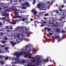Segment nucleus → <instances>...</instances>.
<instances>
[{"instance_id": "nucleus-34", "label": "nucleus", "mask_w": 66, "mask_h": 66, "mask_svg": "<svg viewBox=\"0 0 66 66\" xmlns=\"http://www.w3.org/2000/svg\"><path fill=\"white\" fill-rule=\"evenodd\" d=\"M53 1H52L51 2L50 5H52L53 4Z\"/></svg>"}, {"instance_id": "nucleus-22", "label": "nucleus", "mask_w": 66, "mask_h": 66, "mask_svg": "<svg viewBox=\"0 0 66 66\" xmlns=\"http://www.w3.org/2000/svg\"><path fill=\"white\" fill-rule=\"evenodd\" d=\"M46 13V12L44 11L43 12H40V14H43V13Z\"/></svg>"}, {"instance_id": "nucleus-30", "label": "nucleus", "mask_w": 66, "mask_h": 66, "mask_svg": "<svg viewBox=\"0 0 66 66\" xmlns=\"http://www.w3.org/2000/svg\"><path fill=\"white\" fill-rule=\"evenodd\" d=\"M5 20L6 21H7L8 22H9V21H9L8 20H6V19H5Z\"/></svg>"}, {"instance_id": "nucleus-57", "label": "nucleus", "mask_w": 66, "mask_h": 66, "mask_svg": "<svg viewBox=\"0 0 66 66\" xmlns=\"http://www.w3.org/2000/svg\"><path fill=\"white\" fill-rule=\"evenodd\" d=\"M25 30L26 31H28V29L27 28H26V29H25Z\"/></svg>"}, {"instance_id": "nucleus-48", "label": "nucleus", "mask_w": 66, "mask_h": 66, "mask_svg": "<svg viewBox=\"0 0 66 66\" xmlns=\"http://www.w3.org/2000/svg\"><path fill=\"white\" fill-rule=\"evenodd\" d=\"M6 16H9V14H7V13L6 14Z\"/></svg>"}, {"instance_id": "nucleus-59", "label": "nucleus", "mask_w": 66, "mask_h": 66, "mask_svg": "<svg viewBox=\"0 0 66 66\" xmlns=\"http://www.w3.org/2000/svg\"><path fill=\"white\" fill-rule=\"evenodd\" d=\"M30 20H31V21H33V19H31Z\"/></svg>"}, {"instance_id": "nucleus-18", "label": "nucleus", "mask_w": 66, "mask_h": 66, "mask_svg": "<svg viewBox=\"0 0 66 66\" xmlns=\"http://www.w3.org/2000/svg\"><path fill=\"white\" fill-rule=\"evenodd\" d=\"M16 43H17V42H15L14 43H13V44H12V46H15V44H16Z\"/></svg>"}, {"instance_id": "nucleus-27", "label": "nucleus", "mask_w": 66, "mask_h": 66, "mask_svg": "<svg viewBox=\"0 0 66 66\" xmlns=\"http://www.w3.org/2000/svg\"><path fill=\"white\" fill-rule=\"evenodd\" d=\"M8 59H9V57H6L5 58V60H7Z\"/></svg>"}, {"instance_id": "nucleus-1", "label": "nucleus", "mask_w": 66, "mask_h": 66, "mask_svg": "<svg viewBox=\"0 0 66 66\" xmlns=\"http://www.w3.org/2000/svg\"><path fill=\"white\" fill-rule=\"evenodd\" d=\"M23 53V51H22L19 53L16 52L14 53V55H16L17 57H19L20 55H21Z\"/></svg>"}, {"instance_id": "nucleus-49", "label": "nucleus", "mask_w": 66, "mask_h": 66, "mask_svg": "<svg viewBox=\"0 0 66 66\" xmlns=\"http://www.w3.org/2000/svg\"><path fill=\"white\" fill-rule=\"evenodd\" d=\"M1 47H3V48H4V46L3 45H1Z\"/></svg>"}, {"instance_id": "nucleus-40", "label": "nucleus", "mask_w": 66, "mask_h": 66, "mask_svg": "<svg viewBox=\"0 0 66 66\" xmlns=\"http://www.w3.org/2000/svg\"><path fill=\"white\" fill-rule=\"evenodd\" d=\"M35 61H36L35 60H33L32 61L34 63H35Z\"/></svg>"}, {"instance_id": "nucleus-55", "label": "nucleus", "mask_w": 66, "mask_h": 66, "mask_svg": "<svg viewBox=\"0 0 66 66\" xmlns=\"http://www.w3.org/2000/svg\"><path fill=\"white\" fill-rule=\"evenodd\" d=\"M42 27H43V26H44V25L43 24H42Z\"/></svg>"}, {"instance_id": "nucleus-62", "label": "nucleus", "mask_w": 66, "mask_h": 66, "mask_svg": "<svg viewBox=\"0 0 66 66\" xmlns=\"http://www.w3.org/2000/svg\"><path fill=\"white\" fill-rule=\"evenodd\" d=\"M48 66H53V65H52H52H49Z\"/></svg>"}, {"instance_id": "nucleus-11", "label": "nucleus", "mask_w": 66, "mask_h": 66, "mask_svg": "<svg viewBox=\"0 0 66 66\" xmlns=\"http://www.w3.org/2000/svg\"><path fill=\"white\" fill-rule=\"evenodd\" d=\"M10 10H11L10 8L7 9L5 10V12H9V11H10Z\"/></svg>"}, {"instance_id": "nucleus-6", "label": "nucleus", "mask_w": 66, "mask_h": 66, "mask_svg": "<svg viewBox=\"0 0 66 66\" xmlns=\"http://www.w3.org/2000/svg\"><path fill=\"white\" fill-rule=\"evenodd\" d=\"M18 21V20H15V22H12L11 21H9V22L10 23H11V24H15L17 23L16 22H17Z\"/></svg>"}, {"instance_id": "nucleus-2", "label": "nucleus", "mask_w": 66, "mask_h": 66, "mask_svg": "<svg viewBox=\"0 0 66 66\" xmlns=\"http://www.w3.org/2000/svg\"><path fill=\"white\" fill-rule=\"evenodd\" d=\"M22 18V16H20L19 15H18V13L17 12H16L15 15V18Z\"/></svg>"}, {"instance_id": "nucleus-24", "label": "nucleus", "mask_w": 66, "mask_h": 66, "mask_svg": "<svg viewBox=\"0 0 66 66\" xmlns=\"http://www.w3.org/2000/svg\"><path fill=\"white\" fill-rule=\"evenodd\" d=\"M25 40L26 41H29L30 40L29 39H28L27 38L25 39Z\"/></svg>"}, {"instance_id": "nucleus-56", "label": "nucleus", "mask_w": 66, "mask_h": 66, "mask_svg": "<svg viewBox=\"0 0 66 66\" xmlns=\"http://www.w3.org/2000/svg\"><path fill=\"white\" fill-rule=\"evenodd\" d=\"M1 25H2V23L0 22V25L1 26Z\"/></svg>"}, {"instance_id": "nucleus-4", "label": "nucleus", "mask_w": 66, "mask_h": 66, "mask_svg": "<svg viewBox=\"0 0 66 66\" xmlns=\"http://www.w3.org/2000/svg\"><path fill=\"white\" fill-rule=\"evenodd\" d=\"M53 38H55V39H57V40H62V39L61 38V37H60V36L58 35L57 36H56L55 37H52Z\"/></svg>"}, {"instance_id": "nucleus-21", "label": "nucleus", "mask_w": 66, "mask_h": 66, "mask_svg": "<svg viewBox=\"0 0 66 66\" xmlns=\"http://www.w3.org/2000/svg\"><path fill=\"white\" fill-rule=\"evenodd\" d=\"M28 54H26L24 56V57L25 58H27V57L28 56V55H27Z\"/></svg>"}, {"instance_id": "nucleus-51", "label": "nucleus", "mask_w": 66, "mask_h": 66, "mask_svg": "<svg viewBox=\"0 0 66 66\" xmlns=\"http://www.w3.org/2000/svg\"><path fill=\"white\" fill-rule=\"evenodd\" d=\"M4 8H7V6H4Z\"/></svg>"}, {"instance_id": "nucleus-3", "label": "nucleus", "mask_w": 66, "mask_h": 66, "mask_svg": "<svg viewBox=\"0 0 66 66\" xmlns=\"http://www.w3.org/2000/svg\"><path fill=\"white\" fill-rule=\"evenodd\" d=\"M40 60L41 59L40 57H38L37 59H36V64L37 65H38L40 62Z\"/></svg>"}, {"instance_id": "nucleus-10", "label": "nucleus", "mask_w": 66, "mask_h": 66, "mask_svg": "<svg viewBox=\"0 0 66 66\" xmlns=\"http://www.w3.org/2000/svg\"><path fill=\"white\" fill-rule=\"evenodd\" d=\"M25 4L26 5V6H30V4H29V3H28L27 2H25Z\"/></svg>"}, {"instance_id": "nucleus-38", "label": "nucleus", "mask_w": 66, "mask_h": 66, "mask_svg": "<svg viewBox=\"0 0 66 66\" xmlns=\"http://www.w3.org/2000/svg\"><path fill=\"white\" fill-rule=\"evenodd\" d=\"M35 11V10H31V11L32 12H34V11Z\"/></svg>"}, {"instance_id": "nucleus-5", "label": "nucleus", "mask_w": 66, "mask_h": 66, "mask_svg": "<svg viewBox=\"0 0 66 66\" xmlns=\"http://www.w3.org/2000/svg\"><path fill=\"white\" fill-rule=\"evenodd\" d=\"M11 4H14V5H16L17 4V1H13L12 0H11L10 2Z\"/></svg>"}, {"instance_id": "nucleus-60", "label": "nucleus", "mask_w": 66, "mask_h": 66, "mask_svg": "<svg viewBox=\"0 0 66 66\" xmlns=\"http://www.w3.org/2000/svg\"><path fill=\"white\" fill-rule=\"evenodd\" d=\"M5 49L6 50H7V48H5Z\"/></svg>"}, {"instance_id": "nucleus-28", "label": "nucleus", "mask_w": 66, "mask_h": 66, "mask_svg": "<svg viewBox=\"0 0 66 66\" xmlns=\"http://www.w3.org/2000/svg\"><path fill=\"white\" fill-rule=\"evenodd\" d=\"M56 31L57 32H59V31H60V30H59V29H57L56 30Z\"/></svg>"}, {"instance_id": "nucleus-36", "label": "nucleus", "mask_w": 66, "mask_h": 66, "mask_svg": "<svg viewBox=\"0 0 66 66\" xmlns=\"http://www.w3.org/2000/svg\"><path fill=\"white\" fill-rule=\"evenodd\" d=\"M43 62H44L43 63H46V61H45V60L44 59L43 60Z\"/></svg>"}, {"instance_id": "nucleus-52", "label": "nucleus", "mask_w": 66, "mask_h": 66, "mask_svg": "<svg viewBox=\"0 0 66 66\" xmlns=\"http://www.w3.org/2000/svg\"><path fill=\"white\" fill-rule=\"evenodd\" d=\"M4 18H2V20H4Z\"/></svg>"}, {"instance_id": "nucleus-13", "label": "nucleus", "mask_w": 66, "mask_h": 66, "mask_svg": "<svg viewBox=\"0 0 66 66\" xmlns=\"http://www.w3.org/2000/svg\"><path fill=\"white\" fill-rule=\"evenodd\" d=\"M27 55V56H28V57H29V59H31V58H32V60H33V58L32 57H31V56L30 55Z\"/></svg>"}, {"instance_id": "nucleus-58", "label": "nucleus", "mask_w": 66, "mask_h": 66, "mask_svg": "<svg viewBox=\"0 0 66 66\" xmlns=\"http://www.w3.org/2000/svg\"><path fill=\"white\" fill-rule=\"evenodd\" d=\"M35 56H36L35 58H36V57H37L38 56V55H36Z\"/></svg>"}, {"instance_id": "nucleus-54", "label": "nucleus", "mask_w": 66, "mask_h": 66, "mask_svg": "<svg viewBox=\"0 0 66 66\" xmlns=\"http://www.w3.org/2000/svg\"><path fill=\"white\" fill-rule=\"evenodd\" d=\"M43 23H46V21H44L43 22Z\"/></svg>"}, {"instance_id": "nucleus-23", "label": "nucleus", "mask_w": 66, "mask_h": 66, "mask_svg": "<svg viewBox=\"0 0 66 66\" xmlns=\"http://www.w3.org/2000/svg\"><path fill=\"white\" fill-rule=\"evenodd\" d=\"M32 50H33V51H34V52H36V49H35L34 48H33L32 49Z\"/></svg>"}, {"instance_id": "nucleus-42", "label": "nucleus", "mask_w": 66, "mask_h": 66, "mask_svg": "<svg viewBox=\"0 0 66 66\" xmlns=\"http://www.w3.org/2000/svg\"><path fill=\"white\" fill-rule=\"evenodd\" d=\"M49 35H50L51 36L52 35V33H50Z\"/></svg>"}, {"instance_id": "nucleus-41", "label": "nucleus", "mask_w": 66, "mask_h": 66, "mask_svg": "<svg viewBox=\"0 0 66 66\" xmlns=\"http://www.w3.org/2000/svg\"><path fill=\"white\" fill-rule=\"evenodd\" d=\"M1 63L2 64H4V63L3 61H1Z\"/></svg>"}, {"instance_id": "nucleus-33", "label": "nucleus", "mask_w": 66, "mask_h": 66, "mask_svg": "<svg viewBox=\"0 0 66 66\" xmlns=\"http://www.w3.org/2000/svg\"><path fill=\"white\" fill-rule=\"evenodd\" d=\"M13 10L15 12H16V11H17V9H14Z\"/></svg>"}, {"instance_id": "nucleus-35", "label": "nucleus", "mask_w": 66, "mask_h": 66, "mask_svg": "<svg viewBox=\"0 0 66 66\" xmlns=\"http://www.w3.org/2000/svg\"><path fill=\"white\" fill-rule=\"evenodd\" d=\"M22 28V27H18V29H21Z\"/></svg>"}, {"instance_id": "nucleus-17", "label": "nucleus", "mask_w": 66, "mask_h": 66, "mask_svg": "<svg viewBox=\"0 0 66 66\" xmlns=\"http://www.w3.org/2000/svg\"><path fill=\"white\" fill-rule=\"evenodd\" d=\"M45 16H49V14L48 13H47L46 14H45L44 15Z\"/></svg>"}, {"instance_id": "nucleus-37", "label": "nucleus", "mask_w": 66, "mask_h": 66, "mask_svg": "<svg viewBox=\"0 0 66 66\" xmlns=\"http://www.w3.org/2000/svg\"><path fill=\"white\" fill-rule=\"evenodd\" d=\"M20 34H18V36H17L19 38V37H20Z\"/></svg>"}, {"instance_id": "nucleus-14", "label": "nucleus", "mask_w": 66, "mask_h": 66, "mask_svg": "<svg viewBox=\"0 0 66 66\" xmlns=\"http://www.w3.org/2000/svg\"><path fill=\"white\" fill-rule=\"evenodd\" d=\"M6 42V40L3 41L2 42V43L3 44H5Z\"/></svg>"}, {"instance_id": "nucleus-44", "label": "nucleus", "mask_w": 66, "mask_h": 66, "mask_svg": "<svg viewBox=\"0 0 66 66\" xmlns=\"http://www.w3.org/2000/svg\"><path fill=\"white\" fill-rule=\"evenodd\" d=\"M10 43H11V44H13V42L12 41H11V42H10Z\"/></svg>"}, {"instance_id": "nucleus-25", "label": "nucleus", "mask_w": 66, "mask_h": 66, "mask_svg": "<svg viewBox=\"0 0 66 66\" xmlns=\"http://www.w3.org/2000/svg\"><path fill=\"white\" fill-rule=\"evenodd\" d=\"M37 13V11H35L34 12V14H36Z\"/></svg>"}, {"instance_id": "nucleus-26", "label": "nucleus", "mask_w": 66, "mask_h": 66, "mask_svg": "<svg viewBox=\"0 0 66 66\" xmlns=\"http://www.w3.org/2000/svg\"><path fill=\"white\" fill-rule=\"evenodd\" d=\"M31 51V49L30 48H29V51L28 52V53H29V52H30Z\"/></svg>"}, {"instance_id": "nucleus-20", "label": "nucleus", "mask_w": 66, "mask_h": 66, "mask_svg": "<svg viewBox=\"0 0 66 66\" xmlns=\"http://www.w3.org/2000/svg\"><path fill=\"white\" fill-rule=\"evenodd\" d=\"M32 65V63H30L28 65V66H31Z\"/></svg>"}, {"instance_id": "nucleus-12", "label": "nucleus", "mask_w": 66, "mask_h": 66, "mask_svg": "<svg viewBox=\"0 0 66 66\" xmlns=\"http://www.w3.org/2000/svg\"><path fill=\"white\" fill-rule=\"evenodd\" d=\"M37 6L38 7L39 9L40 7V4L38 3L37 5Z\"/></svg>"}, {"instance_id": "nucleus-15", "label": "nucleus", "mask_w": 66, "mask_h": 66, "mask_svg": "<svg viewBox=\"0 0 66 66\" xmlns=\"http://www.w3.org/2000/svg\"><path fill=\"white\" fill-rule=\"evenodd\" d=\"M29 45H26L25 46L26 48H28V47H29Z\"/></svg>"}, {"instance_id": "nucleus-53", "label": "nucleus", "mask_w": 66, "mask_h": 66, "mask_svg": "<svg viewBox=\"0 0 66 66\" xmlns=\"http://www.w3.org/2000/svg\"><path fill=\"white\" fill-rule=\"evenodd\" d=\"M31 66H35V65L34 64H33L32 65L31 64Z\"/></svg>"}, {"instance_id": "nucleus-31", "label": "nucleus", "mask_w": 66, "mask_h": 66, "mask_svg": "<svg viewBox=\"0 0 66 66\" xmlns=\"http://www.w3.org/2000/svg\"><path fill=\"white\" fill-rule=\"evenodd\" d=\"M6 29H9V26H7L6 27Z\"/></svg>"}, {"instance_id": "nucleus-63", "label": "nucleus", "mask_w": 66, "mask_h": 66, "mask_svg": "<svg viewBox=\"0 0 66 66\" xmlns=\"http://www.w3.org/2000/svg\"><path fill=\"white\" fill-rule=\"evenodd\" d=\"M10 29H11V30H12V29H13V28H12V27H11V28H10Z\"/></svg>"}, {"instance_id": "nucleus-45", "label": "nucleus", "mask_w": 66, "mask_h": 66, "mask_svg": "<svg viewBox=\"0 0 66 66\" xmlns=\"http://www.w3.org/2000/svg\"><path fill=\"white\" fill-rule=\"evenodd\" d=\"M2 15L3 16H5V14H2Z\"/></svg>"}, {"instance_id": "nucleus-46", "label": "nucleus", "mask_w": 66, "mask_h": 66, "mask_svg": "<svg viewBox=\"0 0 66 66\" xmlns=\"http://www.w3.org/2000/svg\"><path fill=\"white\" fill-rule=\"evenodd\" d=\"M1 5H5V4H3V3H1Z\"/></svg>"}, {"instance_id": "nucleus-61", "label": "nucleus", "mask_w": 66, "mask_h": 66, "mask_svg": "<svg viewBox=\"0 0 66 66\" xmlns=\"http://www.w3.org/2000/svg\"><path fill=\"white\" fill-rule=\"evenodd\" d=\"M45 30H47V27H45Z\"/></svg>"}, {"instance_id": "nucleus-39", "label": "nucleus", "mask_w": 66, "mask_h": 66, "mask_svg": "<svg viewBox=\"0 0 66 66\" xmlns=\"http://www.w3.org/2000/svg\"><path fill=\"white\" fill-rule=\"evenodd\" d=\"M35 3H36V2H33V3H32V4H35Z\"/></svg>"}, {"instance_id": "nucleus-7", "label": "nucleus", "mask_w": 66, "mask_h": 66, "mask_svg": "<svg viewBox=\"0 0 66 66\" xmlns=\"http://www.w3.org/2000/svg\"><path fill=\"white\" fill-rule=\"evenodd\" d=\"M15 62H17L18 63H19V58H15Z\"/></svg>"}, {"instance_id": "nucleus-64", "label": "nucleus", "mask_w": 66, "mask_h": 66, "mask_svg": "<svg viewBox=\"0 0 66 66\" xmlns=\"http://www.w3.org/2000/svg\"><path fill=\"white\" fill-rule=\"evenodd\" d=\"M35 27H36V24L35 23Z\"/></svg>"}, {"instance_id": "nucleus-9", "label": "nucleus", "mask_w": 66, "mask_h": 66, "mask_svg": "<svg viewBox=\"0 0 66 66\" xmlns=\"http://www.w3.org/2000/svg\"><path fill=\"white\" fill-rule=\"evenodd\" d=\"M21 62H21V63H22L23 64H24L25 63V61L24 60H21Z\"/></svg>"}, {"instance_id": "nucleus-19", "label": "nucleus", "mask_w": 66, "mask_h": 66, "mask_svg": "<svg viewBox=\"0 0 66 66\" xmlns=\"http://www.w3.org/2000/svg\"><path fill=\"white\" fill-rule=\"evenodd\" d=\"M22 9H26V6H22Z\"/></svg>"}, {"instance_id": "nucleus-29", "label": "nucleus", "mask_w": 66, "mask_h": 66, "mask_svg": "<svg viewBox=\"0 0 66 66\" xmlns=\"http://www.w3.org/2000/svg\"><path fill=\"white\" fill-rule=\"evenodd\" d=\"M51 29L50 28H48L47 29V31H51Z\"/></svg>"}, {"instance_id": "nucleus-8", "label": "nucleus", "mask_w": 66, "mask_h": 66, "mask_svg": "<svg viewBox=\"0 0 66 66\" xmlns=\"http://www.w3.org/2000/svg\"><path fill=\"white\" fill-rule=\"evenodd\" d=\"M20 20H21L22 21H24L25 20H26V19L25 18H23L21 19H20Z\"/></svg>"}, {"instance_id": "nucleus-47", "label": "nucleus", "mask_w": 66, "mask_h": 66, "mask_svg": "<svg viewBox=\"0 0 66 66\" xmlns=\"http://www.w3.org/2000/svg\"><path fill=\"white\" fill-rule=\"evenodd\" d=\"M59 11H60V12H61V11H62V10L61 9H60L59 10Z\"/></svg>"}, {"instance_id": "nucleus-16", "label": "nucleus", "mask_w": 66, "mask_h": 66, "mask_svg": "<svg viewBox=\"0 0 66 66\" xmlns=\"http://www.w3.org/2000/svg\"><path fill=\"white\" fill-rule=\"evenodd\" d=\"M56 11V12L57 13H59V11H58L54 10L53 12H55Z\"/></svg>"}, {"instance_id": "nucleus-43", "label": "nucleus", "mask_w": 66, "mask_h": 66, "mask_svg": "<svg viewBox=\"0 0 66 66\" xmlns=\"http://www.w3.org/2000/svg\"><path fill=\"white\" fill-rule=\"evenodd\" d=\"M23 6H26V3H25V4H23Z\"/></svg>"}, {"instance_id": "nucleus-32", "label": "nucleus", "mask_w": 66, "mask_h": 66, "mask_svg": "<svg viewBox=\"0 0 66 66\" xmlns=\"http://www.w3.org/2000/svg\"><path fill=\"white\" fill-rule=\"evenodd\" d=\"M4 40H7L8 39V38H4Z\"/></svg>"}, {"instance_id": "nucleus-50", "label": "nucleus", "mask_w": 66, "mask_h": 66, "mask_svg": "<svg viewBox=\"0 0 66 66\" xmlns=\"http://www.w3.org/2000/svg\"><path fill=\"white\" fill-rule=\"evenodd\" d=\"M64 7V5H62L61 7L62 8Z\"/></svg>"}]
</instances>
